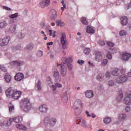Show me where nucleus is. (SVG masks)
<instances>
[{
  "label": "nucleus",
  "mask_w": 131,
  "mask_h": 131,
  "mask_svg": "<svg viewBox=\"0 0 131 131\" xmlns=\"http://www.w3.org/2000/svg\"><path fill=\"white\" fill-rule=\"evenodd\" d=\"M57 67H60L61 68L60 70V74L61 76H65L67 74V68L65 67L64 65H62V64L57 63Z\"/></svg>",
  "instance_id": "obj_10"
},
{
  "label": "nucleus",
  "mask_w": 131,
  "mask_h": 131,
  "mask_svg": "<svg viewBox=\"0 0 131 131\" xmlns=\"http://www.w3.org/2000/svg\"><path fill=\"white\" fill-rule=\"evenodd\" d=\"M124 103L125 105H131V97H126L124 99Z\"/></svg>",
  "instance_id": "obj_26"
},
{
  "label": "nucleus",
  "mask_w": 131,
  "mask_h": 131,
  "mask_svg": "<svg viewBox=\"0 0 131 131\" xmlns=\"http://www.w3.org/2000/svg\"><path fill=\"white\" fill-rule=\"evenodd\" d=\"M9 17L10 19H15V18H18V17H19V13H15L13 14H11L9 16Z\"/></svg>",
  "instance_id": "obj_37"
},
{
  "label": "nucleus",
  "mask_w": 131,
  "mask_h": 131,
  "mask_svg": "<svg viewBox=\"0 0 131 131\" xmlns=\"http://www.w3.org/2000/svg\"><path fill=\"white\" fill-rule=\"evenodd\" d=\"M52 73L53 75V77L56 81H61V76H60V74L59 73V71L57 68H54L52 70Z\"/></svg>",
  "instance_id": "obj_8"
},
{
  "label": "nucleus",
  "mask_w": 131,
  "mask_h": 131,
  "mask_svg": "<svg viewBox=\"0 0 131 131\" xmlns=\"http://www.w3.org/2000/svg\"><path fill=\"white\" fill-rule=\"evenodd\" d=\"M85 114L86 115L87 117H92V118H96V116L95 115V114H90V112H89V111H88L85 112Z\"/></svg>",
  "instance_id": "obj_33"
},
{
  "label": "nucleus",
  "mask_w": 131,
  "mask_h": 131,
  "mask_svg": "<svg viewBox=\"0 0 131 131\" xmlns=\"http://www.w3.org/2000/svg\"><path fill=\"white\" fill-rule=\"evenodd\" d=\"M126 117H127L126 114H121L119 115L118 117V120L119 121H124V120H125V119H126Z\"/></svg>",
  "instance_id": "obj_23"
},
{
  "label": "nucleus",
  "mask_w": 131,
  "mask_h": 131,
  "mask_svg": "<svg viewBox=\"0 0 131 131\" xmlns=\"http://www.w3.org/2000/svg\"><path fill=\"white\" fill-rule=\"evenodd\" d=\"M56 122L57 119H56V118H52L50 116L46 117L44 119V123H45V124L49 123L51 126H54Z\"/></svg>",
  "instance_id": "obj_4"
},
{
  "label": "nucleus",
  "mask_w": 131,
  "mask_h": 131,
  "mask_svg": "<svg viewBox=\"0 0 131 131\" xmlns=\"http://www.w3.org/2000/svg\"><path fill=\"white\" fill-rule=\"evenodd\" d=\"M38 109L41 113H47L49 110V107H48V105L44 104L40 105Z\"/></svg>",
  "instance_id": "obj_14"
},
{
  "label": "nucleus",
  "mask_w": 131,
  "mask_h": 131,
  "mask_svg": "<svg viewBox=\"0 0 131 131\" xmlns=\"http://www.w3.org/2000/svg\"><path fill=\"white\" fill-rule=\"evenodd\" d=\"M101 64L102 66H106V64H108V60L104 59L102 60Z\"/></svg>",
  "instance_id": "obj_48"
},
{
  "label": "nucleus",
  "mask_w": 131,
  "mask_h": 131,
  "mask_svg": "<svg viewBox=\"0 0 131 131\" xmlns=\"http://www.w3.org/2000/svg\"><path fill=\"white\" fill-rule=\"evenodd\" d=\"M26 50H28V51H30L31 50H32V49H33V44L32 43L28 44L26 46Z\"/></svg>",
  "instance_id": "obj_42"
},
{
  "label": "nucleus",
  "mask_w": 131,
  "mask_h": 131,
  "mask_svg": "<svg viewBox=\"0 0 131 131\" xmlns=\"http://www.w3.org/2000/svg\"><path fill=\"white\" fill-rule=\"evenodd\" d=\"M108 85L112 86L115 84V82L113 80H110L108 81Z\"/></svg>",
  "instance_id": "obj_50"
},
{
  "label": "nucleus",
  "mask_w": 131,
  "mask_h": 131,
  "mask_svg": "<svg viewBox=\"0 0 131 131\" xmlns=\"http://www.w3.org/2000/svg\"><path fill=\"white\" fill-rule=\"evenodd\" d=\"M37 91H41V83L40 81H38L37 83Z\"/></svg>",
  "instance_id": "obj_45"
},
{
  "label": "nucleus",
  "mask_w": 131,
  "mask_h": 131,
  "mask_svg": "<svg viewBox=\"0 0 131 131\" xmlns=\"http://www.w3.org/2000/svg\"><path fill=\"white\" fill-rule=\"evenodd\" d=\"M4 80L5 82L10 83L12 81V76L8 73H6L4 76Z\"/></svg>",
  "instance_id": "obj_19"
},
{
  "label": "nucleus",
  "mask_w": 131,
  "mask_h": 131,
  "mask_svg": "<svg viewBox=\"0 0 131 131\" xmlns=\"http://www.w3.org/2000/svg\"><path fill=\"white\" fill-rule=\"evenodd\" d=\"M0 69L1 70H3V71H4V72H6V71H7L6 68L4 67V66L3 65L0 64Z\"/></svg>",
  "instance_id": "obj_55"
},
{
  "label": "nucleus",
  "mask_w": 131,
  "mask_h": 131,
  "mask_svg": "<svg viewBox=\"0 0 131 131\" xmlns=\"http://www.w3.org/2000/svg\"><path fill=\"white\" fill-rule=\"evenodd\" d=\"M94 92L88 90L85 92V97L88 98V99H91V98H93L94 97Z\"/></svg>",
  "instance_id": "obj_25"
},
{
  "label": "nucleus",
  "mask_w": 131,
  "mask_h": 131,
  "mask_svg": "<svg viewBox=\"0 0 131 131\" xmlns=\"http://www.w3.org/2000/svg\"><path fill=\"white\" fill-rule=\"evenodd\" d=\"M40 27H41V28H43V27H44L45 26V22H41L40 24Z\"/></svg>",
  "instance_id": "obj_64"
},
{
  "label": "nucleus",
  "mask_w": 131,
  "mask_h": 131,
  "mask_svg": "<svg viewBox=\"0 0 131 131\" xmlns=\"http://www.w3.org/2000/svg\"><path fill=\"white\" fill-rule=\"evenodd\" d=\"M25 36V35H24V33H20L19 37V38L22 39V38H24Z\"/></svg>",
  "instance_id": "obj_60"
},
{
  "label": "nucleus",
  "mask_w": 131,
  "mask_h": 131,
  "mask_svg": "<svg viewBox=\"0 0 131 131\" xmlns=\"http://www.w3.org/2000/svg\"><path fill=\"white\" fill-rule=\"evenodd\" d=\"M83 104L81 102V101L77 100L75 101L73 106V109L75 112H77L79 110V108H82Z\"/></svg>",
  "instance_id": "obj_7"
},
{
  "label": "nucleus",
  "mask_w": 131,
  "mask_h": 131,
  "mask_svg": "<svg viewBox=\"0 0 131 131\" xmlns=\"http://www.w3.org/2000/svg\"><path fill=\"white\" fill-rule=\"evenodd\" d=\"M83 52L85 55H89L91 53V49L86 48L84 49Z\"/></svg>",
  "instance_id": "obj_41"
},
{
  "label": "nucleus",
  "mask_w": 131,
  "mask_h": 131,
  "mask_svg": "<svg viewBox=\"0 0 131 131\" xmlns=\"http://www.w3.org/2000/svg\"><path fill=\"white\" fill-rule=\"evenodd\" d=\"M2 8L4 10H6V11H11V8H9L8 7H7V6H3Z\"/></svg>",
  "instance_id": "obj_56"
},
{
  "label": "nucleus",
  "mask_w": 131,
  "mask_h": 131,
  "mask_svg": "<svg viewBox=\"0 0 131 131\" xmlns=\"http://www.w3.org/2000/svg\"><path fill=\"white\" fill-rule=\"evenodd\" d=\"M115 5H116L117 6H118V5H120V1H117L115 2Z\"/></svg>",
  "instance_id": "obj_63"
},
{
  "label": "nucleus",
  "mask_w": 131,
  "mask_h": 131,
  "mask_svg": "<svg viewBox=\"0 0 131 131\" xmlns=\"http://www.w3.org/2000/svg\"><path fill=\"white\" fill-rule=\"evenodd\" d=\"M112 121V119L110 117H105L103 118V122L105 124H108V123H110Z\"/></svg>",
  "instance_id": "obj_27"
},
{
  "label": "nucleus",
  "mask_w": 131,
  "mask_h": 131,
  "mask_svg": "<svg viewBox=\"0 0 131 131\" xmlns=\"http://www.w3.org/2000/svg\"><path fill=\"white\" fill-rule=\"evenodd\" d=\"M75 120L77 124H79L80 126L85 128L88 127V123H86V121L84 119L82 118H76Z\"/></svg>",
  "instance_id": "obj_6"
},
{
  "label": "nucleus",
  "mask_w": 131,
  "mask_h": 131,
  "mask_svg": "<svg viewBox=\"0 0 131 131\" xmlns=\"http://www.w3.org/2000/svg\"><path fill=\"white\" fill-rule=\"evenodd\" d=\"M96 78L97 80H99V81H101V80L103 79V75L102 74H98L96 76Z\"/></svg>",
  "instance_id": "obj_44"
},
{
  "label": "nucleus",
  "mask_w": 131,
  "mask_h": 131,
  "mask_svg": "<svg viewBox=\"0 0 131 131\" xmlns=\"http://www.w3.org/2000/svg\"><path fill=\"white\" fill-rule=\"evenodd\" d=\"M24 78V75L20 73H17L14 76V79L16 80V81H21Z\"/></svg>",
  "instance_id": "obj_18"
},
{
  "label": "nucleus",
  "mask_w": 131,
  "mask_h": 131,
  "mask_svg": "<svg viewBox=\"0 0 131 131\" xmlns=\"http://www.w3.org/2000/svg\"><path fill=\"white\" fill-rule=\"evenodd\" d=\"M9 112L10 113H12V112H14L15 110V106H14L13 104H10L9 105Z\"/></svg>",
  "instance_id": "obj_43"
},
{
  "label": "nucleus",
  "mask_w": 131,
  "mask_h": 131,
  "mask_svg": "<svg viewBox=\"0 0 131 131\" xmlns=\"http://www.w3.org/2000/svg\"><path fill=\"white\" fill-rule=\"evenodd\" d=\"M111 75V73H110V72L107 71L105 74L106 78L109 79Z\"/></svg>",
  "instance_id": "obj_53"
},
{
  "label": "nucleus",
  "mask_w": 131,
  "mask_h": 131,
  "mask_svg": "<svg viewBox=\"0 0 131 131\" xmlns=\"http://www.w3.org/2000/svg\"><path fill=\"white\" fill-rule=\"evenodd\" d=\"M56 25H57V26H64V25H65V24H64V23L63 21H62V20H57L56 21Z\"/></svg>",
  "instance_id": "obj_40"
},
{
  "label": "nucleus",
  "mask_w": 131,
  "mask_h": 131,
  "mask_svg": "<svg viewBox=\"0 0 131 131\" xmlns=\"http://www.w3.org/2000/svg\"><path fill=\"white\" fill-rule=\"evenodd\" d=\"M51 5V0H43L39 3V7L41 8H46Z\"/></svg>",
  "instance_id": "obj_13"
},
{
  "label": "nucleus",
  "mask_w": 131,
  "mask_h": 131,
  "mask_svg": "<svg viewBox=\"0 0 131 131\" xmlns=\"http://www.w3.org/2000/svg\"><path fill=\"white\" fill-rule=\"evenodd\" d=\"M20 108L25 111V112H28L31 109V103L28 98H24L21 100L20 102Z\"/></svg>",
  "instance_id": "obj_2"
},
{
  "label": "nucleus",
  "mask_w": 131,
  "mask_h": 131,
  "mask_svg": "<svg viewBox=\"0 0 131 131\" xmlns=\"http://www.w3.org/2000/svg\"><path fill=\"white\" fill-rule=\"evenodd\" d=\"M120 21L121 25L125 26L128 24V18L126 16H122L120 18Z\"/></svg>",
  "instance_id": "obj_17"
},
{
  "label": "nucleus",
  "mask_w": 131,
  "mask_h": 131,
  "mask_svg": "<svg viewBox=\"0 0 131 131\" xmlns=\"http://www.w3.org/2000/svg\"><path fill=\"white\" fill-rule=\"evenodd\" d=\"M120 70L119 69H115L112 72V74L113 76H117L119 74Z\"/></svg>",
  "instance_id": "obj_32"
},
{
  "label": "nucleus",
  "mask_w": 131,
  "mask_h": 131,
  "mask_svg": "<svg viewBox=\"0 0 131 131\" xmlns=\"http://www.w3.org/2000/svg\"><path fill=\"white\" fill-rule=\"evenodd\" d=\"M62 98L63 100H64L65 101L68 100V92L67 91L64 92L62 96Z\"/></svg>",
  "instance_id": "obj_35"
},
{
  "label": "nucleus",
  "mask_w": 131,
  "mask_h": 131,
  "mask_svg": "<svg viewBox=\"0 0 131 131\" xmlns=\"http://www.w3.org/2000/svg\"><path fill=\"white\" fill-rule=\"evenodd\" d=\"M66 34L62 32L60 34V43L62 45V48L63 50L68 49L67 45H68V40H67Z\"/></svg>",
  "instance_id": "obj_3"
},
{
  "label": "nucleus",
  "mask_w": 131,
  "mask_h": 131,
  "mask_svg": "<svg viewBox=\"0 0 131 131\" xmlns=\"http://www.w3.org/2000/svg\"><path fill=\"white\" fill-rule=\"evenodd\" d=\"M120 36H125L127 35V32L124 30H121L119 32Z\"/></svg>",
  "instance_id": "obj_38"
},
{
  "label": "nucleus",
  "mask_w": 131,
  "mask_h": 131,
  "mask_svg": "<svg viewBox=\"0 0 131 131\" xmlns=\"http://www.w3.org/2000/svg\"><path fill=\"white\" fill-rule=\"evenodd\" d=\"M115 81L117 83H124L126 81H127V76L123 74L118 78L115 79Z\"/></svg>",
  "instance_id": "obj_5"
},
{
  "label": "nucleus",
  "mask_w": 131,
  "mask_h": 131,
  "mask_svg": "<svg viewBox=\"0 0 131 131\" xmlns=\"http://www.w3.org/2000/svg\"><path fill=\"white\" fill-rule=\"evenodd\" d=\"M14 121V118H10L9 120L6 119L3 122L0 123V125H7V126H9L12 124V122Z\"/></svg>",
  "instance_id": "obj_15"
},
{
  "label": "nucleus",
  "mask_w": 131,
  "mask_h": 131,
  "mask_svg": "<svg viewBox=\"0 0 131 131\" xmlns=\"http://www.w3.org/2000/svg\"><path fill=\"white\" fill-rule=\"evenodd\" d=\"M78 64H79V65H82V64H83L84 63V61H83V60H78Z\"/></svg>",
  "instance_id": "obj_59"
},
{
  "label": "nucleus",
  "mask_w": 131,
  "mask_h": 131,
  "mask_svg": "<svg viewBox=\"0 0 131 131\" xmlns=\"http://www.w3.org/2000/svg\"><path fill=\"white\" fill-rule=\"evenodd\" d=\"M126 72V70L125 69L122 68L120 70V74H124Z\"/></svg>",
  "instance_id": "obj_52"
},
{
  "label": "nucleus",
  "mask_w": 131,
  "mask_h": 131,
  "mask_svg": "<svg viewBox=\"0 0 131 131\" xmlns=\"http://www.w3.org/2000/svg\"><path fill=\"white\" fill-rule=\"evenodd\" d=\"M8 22L6 20L2 21L0 23V28L3 29V28H6L8 26Z\"/></svg>",
  "instance_id": "obj_28"
},
{
  "label": "nucleus",
  "mask_w": 131,
  "mask_h": 131,
  "mask_svg": "<svg viewBox=\"0 0 131 131\" xmlns=\"http://www.w3.org/2000/svg\"><path fill=\"white\" fill-rule=\"evenodd\" d=\"M47 84H49L50 88L53 85V81H52V78L48 77L47 79Z\"/></svg>",
  "instance_id": "obj_36"
},
{
  "label": "nucleus",
  "mask_w": 131,
  "mask_h": 131,
  "mask_svg": "<svg viewBox=\"0 0 131 131\" xmlns=\"http://www.w3.org/2000/svg\"><path fill=\"white\" fill-rule=\"evenodd\" d=\"M123 98V94H122V91H119V93H118V97H117V100L119 102H120L121 100H122Z\"/></svg>",
  "instance_id": "obj_29"
},
{
  "label": "nucleus",
  "mask_w": 131,
  "mask_h": 131,
  "mask_svg": "<svg viewBox=\"0 0 131 131\" xmlns=\"http://www.w3.org/2000/svg\"><path fill=\"white\" fill-rule=\"evenodd\" d=\"M122 57L121 59L123 61H128V60L131 57V54L127 53H123L121 54Z\"/></svg>",
  "instance_id": "obj_16"
},
{
  "label": "nucleus",
  "mask_w": 131,
  "mask_h": 131,
  "mask_svg": "<svg viewBox=\"0 0 131 131\" xmlns=\"http://www.w3.org/2000/svg\"><path fill=\"white\" fill-rule=\"evenodd\" d=\"M17 28V24H14L12 25L9 28L5 29V33L9 34V33H14L16 31Z\"/></svg>",
  "instance_id": "obj_9"
},
{
  "label": "nucleus",
  "mask_w": 131,
  "mask_h": 131,
  "mask_svg": "<svg viewBox=\"0 0 131 131\" xmlns=\"http://www.w3.org/2000/svg\"><path fill=\"white\" fill-rule=\"evenodd\" d=\"M10 36H7L3 38L0 39V46L1 47H4V46H7L8 43H9V41H10Z\"/></svg>",
  "instance_id": "obj_11"
},
{
  "label": "nucleus",
  "mask_w": 131,
  "mask_h": 131,
  "mask_svg": "<svg viewBox=\"0 0 131 131\" xmlns=\"http://www.w3.org/2000/svg\"><path fill=\"white\" fill-rule=\"evenodd\" d=\"M81 22L84 25H88V21H86V19L85 17H82L81 19Z\"/></svg>",
  "instance_id": "obj_46"
},
{
  "label": "nucleus",
  "mask_w": 131,
  "mask_h": 131,
  "mask_svg": "<svg viewBox=\"0 0 131 131\" xmlns=\"http://www.w3.org/2000/svg\"><path fill=\"white\" fill-rule=\"evenodd\" d=\"M11 66H22L24 65V62L22 61H13L10 62Z\"/></svg>",
  "instance_id": "obj_21"
},
{
  "label": "nucleus",
  "mask_w": 131,
  "mask_h": 131,
  "mask_svg": "<svg viewBox=\"0 0 131 131\" xmlns=\"http://www.w3.org/2000/svg\"><path fill=\"white\" fill-rule=\"evenodd\" d=\"M107 45L108 47H114V46H115V44H114V43L110 41L107 42Z\"/></svg>",
  "instance_id": "obj_54"
},
{
  "label": "nucleus",
  "mask_w": 131,
  "mask_h": 131,
  "mask_svg": "<svg viewBox=\"0 0 131 131\" xmlns=\"http://www.w3.org/2000/svg\"><path fill=\"white\" fill-rule=\"evenodd\" d=\"M14 121L16 122V123H19V122H21L22 120H23V118L21 116H18L16 118H14Z\"/></svg>",
  "instance_id": "obj_30"
},
{
  "label": "nucleus",
  "mask_w": 131,
  "mask_h": 131,
  "mask_svg": "<svg viewBox=\"0 0 131 131\" xmlns=\"http://www.w3.org/2000/svg\"><path fill=\"white\" fill-rule=\"evenodd\" d=\"M16 127L19 129H23V130H26V129H27L26 126L22 124H17Z\"/></svg>",
  "instance_id": "obj_34"
},
{
  "label": "nucleus",
  "mask_w": 131,
  "mask_h": 131,
  "mask_svg": "<svg viewBox=\"0 0 131 131\" xmlns=\"http://www.w3.org/2000/svg\"><path fill=\"white\" fill-rule=\"evenodd\" d=\"M41 56H42V51H38L37 53V56L38 58H40V57H41Z\"/></svg>",
  "instance_id": "obj_49"
},
{
  "label": "nucleus",
  "mask_w": 131,
  "mask_h": 131,
  "mask_svg": "<svg viewBox=\"0 0 131 131\" xmlns=\"http://www.w3.org/2000/svg\"><path fill=\"white\" fill-rule=\"evenodd\" d=\"M99 44L100 46H105V42L104 41H100Z\"/></svg>",
  "instance_id": "obj_61"
},
{
  "label": "nucleus",
  "mask_w": 131,
  "mask_h": 131,
  "mask_svg": "<svg viewBox=\"0 0 131 131\" xmlns=\"http://www.w3.org/2000/svg\"><path fill=\"white\" fill-rule=\"evenodd\" d=\"M95 60L97 62H100L102 60V53L97 52L95 53Z\"/></svg>",
  "instance_id": "obj_24"
},
{
  "label": "nucleus",
  "mask_w": 131,
  "mask_h": 131,
  "mask_svg": "<svg viewBox=\"0 0 131 131\" xmlns=\"http://www.w3.org/2000/svg\"><path fill=\"white\" fill-rule=\"evenodd\" d=\"M86 31L87 32V33H95V30H94V28L88 26L87 27L86 29Z\"/></svg>",
  "instance_id": "obj_31"
},
{
  "label": "nucleus",
  "mask_w": 131,
  "mask_h": 131,
  "mask_svg": "<svg viewBox=\"0 0 131 131\" xmlns=\"http://www.w3.org/2000/svg\"><path fill=\"white\" fill-rule=\"evenodd\" d=\"M62 84L60 83H56L55 84V85H52L50 86V88L53 92H55L56 90H57V88H58L59 89L62 88Z\"/></svg>",
  "instance_id": "obj_22"
},
{
  "label": "nucleus",
  "mask_w": 131,
  "mask_h": 131,
  "mask_svg": "<svg viewBox=\"0 0 131 131\" xmlns=\"http://www.w3.org/2000/svg\"><path fill=\"white\" fill-rule=\"evenodd\" d=\"M61 4H62V6H63L64 9H66V4H65V3H64V1L63 0H62L61 1Z\"/></svg>",
  "instance_id": "obj_62"
},
{
  "label": "nucleus",
  "mask_w": 131,
  "mask_h": 131,
  "mask_svg": "<svg viewBox=\"0 0 131 131\" xmlns=\"http://www.w3.org/2000/svg\"><path fill=\"white\" fill-rule=\"evenodd\" d=\"M106 57L107 59H109V60L112 59V55L111 54V52L108 51V53L106 54Z\"/></svg>",
  "instance_id": "obj_47"
},
{
  "label": "nucleus",
  "mask_w": 131,
  "mask_h": 131,
  "mask_svg": "<svg viewBox=\"0 0 131 131\" xmlns=\"http://www.w3.org/2000/svg\"><path fill=\"white\" fill-rule=\"evenodd\" d=\"M61 61L63 64H70L73 62V57L69 56L68 57H63L61 58Z\"/></svg>",
  "instance_id": "obj_12"
},
{
  "label": "nucleus",
  "mask_w": 131,
  "mask_h": 131,
  "mask_svg": "<svg viewBox=\"0 0 131 131\" xmlns=\"http://www.w3.org/2000/svg\"><path fill=\"white\" fill-rule=\"evenodd\" d=\"M126 112H130L131 111V108L130 106H126L125 108Z\"/></svg>",
  "instance_id": "obj_57"
},
{
  "label": "nucleus",
  "mask_w": 131,
  "mask_h": 131,
  "mask_svg": "<svg viewBox=\"0 0 131 131\" xmlns=\"http://www.w3.org/2000/svg\"><path fill=\"white\" fill-rule=\"evenodd\" d=\"M5 94L7 98H12L13 100H19L21 98L22 92L17 90L14 87H10L6 91Z\"/></svg>",
  "instance_id": "obj_1"
},
{
  "label": "nucleus",
  "mask_w": 131,
  "mask_h": 131,
  "mask_svg": "<svg viewBox=\"0 0 131 131\" xmlns=\"http://www.w3.org/2000/svg\"><path fill=\"white\" fill-rule=\"evenodd\" d=\"M49 16L52 19H56V18L58 17V15H57V11L54 9L51 10L49 13Z\"/></svg>",
  "instance_id": "obj_20"
},
{
  "label": "nucleus",
  "mask_w": 131,
  "mask_h": 131,
  "mask_svg": "<svg viewBox=\"0 0 131 131\" xmlns=\"http://www.w3.org/2000/svg\"><path fill=\"white\" fill-rule=\"evenodd\" d=\"M68 68L70 71H71L73 69V66L72 64L69 63L68 64Z\"/></svg>",
  "instance_id": "obj_51"
},
{
  "label": "nucleus",
  "mask_w": 131,
  "mask_h": 131,
  "mask_svg": "<svg viewBox=\"0 0 131 131\" xmlns=\"http://www.w3.org/2000/svg\"><path fill=\"white\" fill-rule=\"evenodd\" d=\"M50 36H52V37H56V31H53L52 30H50L49 31Z\"/></svg>",
  "instance_id": "obj_39"
},
{
  "label": "nucleus",
  "mask_w": 131,
  "mask_h": 131,
  "mask_svg": "<svg viewBox=\"0 0 131 131\" xmlns=\"http://www.w3.org/2000/svg\"><path fill=\"white\" fill-rule=\"evenodd\" d=\"M126 97H130L131 96V91H128L126 93Z\"/></svg>",
  "instance_id": "obj_58"
}]
</instances>
